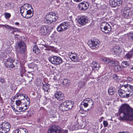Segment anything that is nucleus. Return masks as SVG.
I'll list each match as a JSON object with an SVG mask.
<instances>
[{
	"label": "nucleus",
	"mask_w": 133,
	"mask_h": 133,
	"mask_svg": "<svg viewBox=\"0 0 133 133\" xmlns=\"http://www.w3.org/2000/svg\"><path fill=\"white\" fill-rule=\"evenodd\" d=\"M119 112L118 118L120 120H133V109L128 105L125 104L122 105Z\"/></svg>",
	"instance_id": "obj_1"
},
{
	"label": "nucleus",
	"mask_w": 133,
	"mask_h": 133,
	"mask_svg": "<svg viewBox=\"0 0 133 133\" xmlns=\"http://www.w3.org/2000/svg\"><path fill=\"white\" fill-rule=\"evenodd\" d=\"M118 92L121 97L128 98L132 95L133 86L129 84L125 85L121 87Z\"/></svg>",
	"instance_id": "obj_2"
},
{
	"label": "nucleus",
	"mask_w": 133,
	"mask_h": 133,
	"mask_svg": "<svg viewBox=\"0 0 133 133\" xmlns=\"http://www.w3.org/2000/svg\"><path fill=\"white\" fill-rule=\"evenodd\" d=\"M22 37L18 35L17 41L16 44V50L18 54H22L24 53L26 50V45L24 42L22 40Z\"/></svg>",
	"instance_id": "obj_3"
},
{
	"label": "nucleus",
	"mask_w": 133,
	"mask_h": 133,
	"mask_svg": "<svg viewBox=\"0 0 133 133\" xmlns=\"http://www.w3.org/2000/svg\"><path fill=\"white\" fill-rule=\"evenodd\" d=\"M72 103V102L66 101L62 103L59 106L60 110L64 111L70 109L73 106Z\"/></svg>",
	"instance_id": "obj_4"
},
{
	"label": "nucleus",
	"mask_w": 133,
	"mask_h": 133,
	"mask_svg": "<svg viewBox=\"0 0 133 133\" xmlns=\"http://www.w3.org/2000/svg\"><path fill=\"white\" fill-rule=\"evenodd\" d=\"M100 28L102 31L105 33H109L111 31V27L109 24L107 22H104L101 23Z\"/></svg>",
	"instance_id": "obj_5"
},
{
	"label": "nucleus",
	"mask_w": 133,
	"mask_h": 133,
	"mask_svg": "<svg viewBox=\"0 0 133 133\" xmlns=\"http://www.w3.org/2000/svg\"><path fill=\"white\" fill-rule=\"evenodd\" d=\"M49 61L52 64H59L62 62V59L59 57L54 56L52 57H49Z\"/></svg>",
	"instance_id": "obj_6"
},
{
	"label": "nucleus",
	"mask_w": 133,
	"mask_h": 133,
	"mask_svg": "<svg viewBox=\"0 0 133 133\" xmlns=\"http://www.w3.org/2000/svg\"><path fill=\"white\" fill-rule=\"evenodd\" d=\"M15 60V59L13 58H8L5 63L6 67L9 69L15 68V65L14 63Z\"/></svg>",
	"instance_id": "obj_7"
},
{
	"label": "nucleus",
	"mask_w": 133,
	"mask_h": 133,
	"mask_svg": "<svg viewBox=\"0 0 133 133\" xmlns=\"http://www.w3.org/2000/svg\"><path fill=\"white\" fill-rule=\"evenodd\" d=\"M99 42L97 39H94L89 41L88 42L89 46L92 49H95L98 47V45L99 44Z\"/></svg>",
	"instance_id": "obj_8"
},
{
	"label": "nucleus",
	"mask_w": 133,
	"mask_h": 133,
	"mask_svg": "<svg viewBox=\"0 0 133 133\" xmlns=\"http://www.w3.org/2000/svg\"><path fill=\"white\" fill-rule=\"evenodd\" d=\"M69 26L66 23H63L60 24L57 28V30L58 32L63 31L68 29Z\"/></svg>",
	"instance_id": "obj_9"
},
{
	"label": "nucleus",
	"mask_w": 133,
	"mask_h": 133,
	"mask_svg": "<svg viewBox=\"0 0 133 133\" xmlns=\"http://www.w3.org/2000/svg\"><path fill=\"white\" fill-rule=\"evenodd\" d=\"M48 18L53 22H55L58 18L57 15L55 13L51 12L47 14Z\"/></svg>",
	"instance_id": "obj_10"
},
{
	"label": "nucleus",
	"mask_w": 133,
	"mask_h": 133,
	"mask_svg": "<svg viewBox=\"0 0 133 133\" xmlns=\"http://www.w3.org/2000/svg\"><path fill=\"white\" fill-rule=\"evenodd\" d=\"M52 28L47 25L43 26L42 28V33L44 35H48L51 31Z\"/></svg>",
	"instance_id": "obj_11"
},
{
	"label": "nucleus",
	"mask_w": 133,
	"mask_h": 133,
	"mask_svg": "<svg viewBox=\"0 0 133 133\" xmlns=\"http://www.w3.org/2000/svg\"><path fill=\"white\" fill-rule=\"evenodd\" d=\"M58 127L56 125H53L48 130V133H59L60 130Z\"/></svg>",
	"instance_id": "obj_12"
},
{
	"label": "nucleus",
	"mask_w": 133,
	"mask_h": 133,
	"mask_svg": "<svg viewBox=\"0 0 133 133\" xmlns=\"http://www.w3.org/2000/svg\"><path fill=\"white\" fill-rule=\"evenodd\" d=\"M109 3L113 7L120 6L122 4L121 0H110Z\"/></svg>",
	"instance_id": "obj_13"
},
{
	"label": "nucleus",
	"mask_w": 133,
	"mask_h": 133,
	"mask_svg": "<svg viewBox=\"0 0 133 133\" xmlns=\"http://www.w3.org/2000/svg\"><path fill=\"white\" fill-rule=\"evenodd\" d=\"M78 6L79 9L80 10H84L88 8L89 5L87 3L85 2H82L79 3Z\"/></svg>",
	"instance_id": "obj_14"
},
{
	"label": "nucleus",
	"mask_w": 133,
	"mask_h": 133,
	"mask_svg": "<svg viewBox=\"0 0 133 133\" xmlns=\"http://www.w3.org/2000/svg\"><path fill=\"white\" fill-rule=\"evenodd\" d=\"M122 16L125 18H127L128 16L132 15V12L131 11L127 8H125L123 9L122 11Z\"/></svg>",
	"instance_id": "obj_15"
},
{
	"label": "nucleus",
	"mask_w": 133,
	"mask_h": 133,
	"mask_svg": "<svg viewBox=\"0 0 133 133\" xmlns=\"http://www.w3.org/2000/svg\"><path fill=\"white\" fill-rule=\"evenodd\" d=\"M88 21L87 17L84 16L80 17L78 20L79 23L82 25H85Z\"/></svg>",
	"instance_id": "obj_16"
},
{
	"label": "nucleus",
	"mask_w": 133,
	"mask_h": 133,
	"mask_svg": "<svg viewBox=\"0 0 133 133\" xmlns=\"http://www.w3.org/2000/svg\"><path fill=\"white\" fill-rule=\"evenodd\" d=\"M55 98L59 101L62 100L64 98V94L61 91H57L55 94Z\"/></svg>",
	"instance_id": "obj_17"
},
{
	"label": "nucleus",
	"mask_w": 133,
	"mask_h": 133,
	"mask_svg": "<svg viewBox=\"0 0 133 133\" xmlns=\"http://www.w3.org/2000/svg\"><path fill=\"white\" fill-rule=\"evenodd\" d=\"M5 131H6V133L8 132L11 128V125L9 123L7 122H3L2 124Z\"/></svg>",
	"instance_id": "obj_18"
},
{
	"label": "nucleus",
	"mask_w": 133,
	"mask_h": 133,
	"mask_svg": "<svg viewBox=\"0 0 133 133\" xmlns=\"http://www.w3.org/2000/svg\"><path fill=\"white\" fill-rule=\"evenodd\" d=\"M5 131H6V133L8 132L11 128V125L9 123L7 122H3L2 124Z\"/></svg>",
	"instance_id": "obj_19"
},
{
	"label": "nucleus",
	"mask_w": 133,
	"mask_h": 133,
	"mask_svg": "<svg viewBox=\"0 0 133 133\" xmlns=\"http://www.w3.org/2000/svg\"><path fill=\"white\" fill-rule=\"evenodd\" d=\"M68 55L71 61H76L77 60V57L76 54L72 52H69Z\"/></svg>",
	"instance_id": "obj_20"
},
{
	"label": "nucleus",
	"mask_w": 133,
	"mask_h": 133,
	"mask_svg": "<svg viewBox=\"0 0 133 133\" xmlns=\"http://www.w3.org/2000/svg\"><path fill=\"white\" fill-rule=\"evenodd\" d=\"M33 12H32V11L30 10H27L25 15L24 16V17L26 18H29L32 17L33 15V11H32Z\"/></svg>",
	"instance_id": "obj_21"
},
{
	"label": "nucleus",
	"mask_w": 133,
	"mask_h": 133,
	"mask_svg": "<svg viewBox=\"0 0 133 133\" xmlns=\"http://www.w3.org/2000/svg\"><path fill=\"white\" fill-rule=\"evenodd\" d=\"M121 51L120 47L118 46H115L112 52L113 55H116L117 54H119Z\"/></svg>",
	"instance_id": "obj_22"
},
{
	"label": "nucleus",
	"mask_w": 133,
	"mask_h": 133,
	"mask_svg": "<svg viewBox=\"0 0 133 133\" xmlns=\"http://www.w3.org/2000/svg\"><path fill=\"white\" fill-rule=\"evenodd\" d=\"M133 55V50H132L127 53L125 56L124 58L127 59H130Z\"/></svg>",
	"instance_id": "obj_23"
},
{
	"label": "nucleus",
	"mask_w": 133,
	"mask_h": 133,
	"mask_svg": "<svg viewBox=\"0 0 133 133\" xmlns=\"http://www.w3.org/2000/svg\"><path fill=\"white\" fill-rule=\"evenodd\" d=\"M85 102L89 105L93 106L94 102L92 100L89 98H86L84 100V102Z\"/></svg>",
	"instance_id": "obj_24"
},
{
	"label": "nucleus",
	"mask_w": 133,
	"mask_h": 133,
	"mask_svg": "<svg viewBox=\"0 0 133 133\" xmlns=\"http://www.w3.org/2000/svg\"><path fill=\"white\" fill-rule=\"evenodd\" d=\"M48 16L46 14L45 16L44 19L43 20V22L46 24H50L53 23V22L50 19H49V18H48Z\"/></svg>",
	"instance_id": "obj_25"
},
{
	"label": "nucleus",
	"mask_w": 133,
	"mask_h": 133,
	"mask_svg": "<svg viewBox=\"0 0 133 133\" xmlns=\"http://www.w3.org/2000/svg\"><path fill=\"white\" fill-rule=\"evenodd\" d=\"M24 6H22L20 8V12L22 16L23 17L25 15L26 11L27 10V9H26L23 7Z\"/></svg>",
	"instance_id": "obj_26"
},
{
	"label": "nucleus",
	"mask_w": 133,
	"mask_h": 133,
	"mask_svg": "<svg viewBox=\"0 0 133 133\" xmlns=\"http://www.w3.org/2000/svg\"><path fill=\"white\" fill-rule=\"evenodd\" d=\"M33 51L37 54H38L40 52V50L37 47V46L35 45H34L33 46Z\"/></svg>",
	"instance_id": "obj_27"
},
{
	"label": "nucleus",
	"mask_w": 133,
	"mask_h": 133,
	"mask_svg": "<svg viewBox=\"0 0 133 133\" xmlns=\"http://www.w3.org/2000/svg\"><path fill=\"white\" fill-rule=\"evenodd\" d=\"M49 88V84H44L43 85V89L44 90V92H46V94H48Z\"/></svg>",
	"instance_id": "obj_28"
},
{
	"label": "nucleus",
	"mask_w": 133,
	"mask_h": 133,
	"mask_svg": "<svg viewBox=\"0 0 133 133\" xmlns=\"http://www.w3.org/2000/svg\"><path fill=\"white\" fill-rule=\"evenodd\" d=\"M122 66L118 65V64H116L114 66V70L115 71H120L122 70Z\"/></svg>",
	"instance_id": "obj_29"
},
{
	"label": "nucleus",
	"mask_w": 133,
	"mask_h": 133,
	"mask_svg": "<svg viewBox=\"0 0 133 133\" xmlns=\"http://www.w3.org/2000/svg\"><path fill=\"white\" fill-rule=\"evenodd\" d=\"M92 67L93 69L95 68H97V69H99V63H97L96 61H93L92 63Z\"/></svg>",
	"instance_id": "obj_30"
},
{
	"label": "nucleus",
	"mask_w": 133,
	"mask_h": 133,
	"mask_svg": "<svg viewBox=\"0 0 133 133\" xmlns=\"http://www.w3.org/2000/svg\"><path fill=\"white\" fill-rule=\"evenodd\" d=\"M109 94L110 95H112L114 94L115 92V89L112 87H110L108 91Z\"/></svg>",
	"instance_id": "obj_31"
},
{
	"label": "nucleus",
	"mask_w": 133,
	"mask_h": 133,
	"mask_svg": "<svg viewBox=\"0 0 133 133\" xmlns=\"http://www.w3.org/2000/svg\"><path fill=\"white\" fill-rule=\"evenodd\" d=\"M24 106L21 107L19 108V110H20L21 111H25L29 107L28 105H27V104L26 103L24 104Z\"/></svg>",
	"instance_id": "obj_32"
},
{
	"label": "nucleus",
	"mask_w": 133,
	"mask_h": 133,
	"mask_svg": "<svg viewBox=\"0 0 133 133\" xmlns=\"http://www.w3.org/2000/svg\"><path fill=\"white\" fill-rule=\"evenodd\" d=\"M26 71L25 69V67L23 66L21 67L20 70V72L21 76L22 77L23 76V74Z\"/></svg>",
	"instance_id": "obj_33"
},
{
	"label": "nucleus",
	"mask_w": 133,
	"mask_h": 133,
	"mask_svg": "<svg viewBox=\"0 0 133 133\" xmlns=\"http://www.w3.org/2000/svg\"><path fill=\"white\" fill-rule=\"evenodd\" d=\"M129 65V63L127 61H123L121 63L122 68H126Z\"/></svg>",
	"instance_id": "obj_34"
},
{
	"label": "nucleus",
	"mask_w": 133,
	"mask_h": 133,
	"mask_svg": "<svg viewBox=\"0 0 133 133\" xmlns=\"http://www.w3.org/2000/svg\"><path fill=\"white\" fill-rule=\"evenodd\" d=\"M1 27H4L9 30H11L12 29L15 30L17 29V28H15L8 25H1Z\"/></svg>",
	"instance_id": "obj_35"
},
{
	"label": "nucleus",
	"mask_w": 133,
	"mask_h": 133,
	"mask_svg": "<svg viewBox=\"0 0 133 133\" xmlns=\"http://www.w3.org/2000/svg\"><path fill=\"white\" fill-rule=\"evenodd\" d=\"M109 65L112 66H114L116 64H119V62L117 61H113L110 60L109 63Z\"/></svg>",
	"instance_id": "obj_36"
},
{
	"label": "nucleus",
	"mask_w": 133,
	"mask_h": 133,
	"mask_svg": "<svg viewBox=\"0 0 133 133\" xmlns=\"http://www.w3.org/2000/svg\"><path fill=\"white\" fill-rule=\"evenodd\" d=\"M42 80L41 79H37L36 82V84L37 86H41L42 84Z\"/></svg>",
	"instance_id": "obj_37"
},
{
	"label": "nucleus",
	"mask_w": 133,
	"mask_h": 133,
	"mask_svg": "<svg viewBox=\"0 0 133 133\" xmlns=\"http://www.w3.org/2000/svg\"><path fill=\"white\" fill-rule=\"evenodd\" d=\"M112 78L113 79L116 81H118L119 80V77L116 74H114Z\"/></svg>",
	"instance_id": "obj_38"
},
{
	"label": "nucleus",
	"mask_w": 133,
	"mask_h": 133,
	"mask_svg": "<svg viewBox=\"0 0 133 133\" xmlns=\"http://www.w3.org/2000/svg\"><path fill=\"white\" fill-rule=\"evenodd\" d=\"M70 82V81L69 79H65L63 81V84L65 85L67 84Z\"/></svg>",
	"instance_id": "obj_39"
},
{
	"label": "nucleus",
	"mask_w": 133,
	"mask_h": 133,
	"mask_svg": "<svg viewBox=\"0 0 133 133\" xmlns=\"http://www.w3.org/2000/svg\"><path fill=\"white\" fill-rule=\"evenodd\" d=\"M0 133H6V131H5L4 128L2 127V124L0 125Z\"/></svg>",
	"instance_id": "obj_40"
},
{
	"label": "nucleus",
	"mask_w": 133,
	"mask_h": 133,
	"mask_svg": "<svg viewBox=\"0 0 133 133\" xmlns=\"http://www.w3.org/2000/svg\"><path fill=\"white\" fill-rule=\"evenodd\" d=\"M102 60L106 64L109 63L110 59L108 58H104L102 59Z\"/></svg>",
	"instance_id": "obj_41"
},
{
	"label": "nucleus",
	"mask_w": 133,
	"mask_h": 133,
	"mask_svg": "<svg viewBox=\"0 0 133 133\" xmlns=\"http://www.w3.org/2000/svg\"><path fill=\"white\" fill-rule=\"evenodd\" d=\"M84 83L83 82H79L78 83V86L80 88L82 87L84 85Z\"/></svg>",
	"instance_id": "obj_42"
},
{
	"label": "nucleus",
	"mask_w": 133,
	"mask_h": 133,
	"mask_svg": "<svg viewBox=\"0 0 133 133\" xmlns=\"http://www.w3.org/2000/svg\"><path fill=\"white\" fill-rule=\"evenodd\" d=\"M11 16V14L7 12H5V17L6 18H9Z\"/></svg>",
	"instance_id": "obj_43"
},
{
	"label": "nucleus",
	"mask_w": 133,
	"mask_h": 133,
	"mask_svg": "<svg viewBox=\"0 0 133 133\" xmlns=\"http://www.w3.org/2000/svg\"><path fill=\"white\" fill-rule=\"evenodd\" d=\"M128 37L129 39L130 38L133 40V33H130L128 34Z\"/></svg>",
	"instance_id": "obj_44"
},
{
	"label": "nucleus",
	"mask_w": 133,
	"mask_h": 133,
	"mask_svg": "<svg viewBox=\"0 0 133 133\" xmlns=\"http://www.w3.org/2000/svg\"><path fill=\"white\" fill-rule=\"evenodd\" d=\"M24 6L23 7L26 9L29 8V7L31 6L30 5L28 4H24V5L22 6Z\"/></svg>",
	"instance_id": "obj_45"
},
{
	"label": "nucleus",
	"mask_w": 133,
	"mask_h": 133,
	"mask_svg": "<svg viewBox=\"0 0 133 133\" xmlns=\"http://www.w3.org/2000/svg\"><path fill=\"white\" fill-rule=\"evenodd\" d=\"M16 105L17 106H19L21 103V101L19 100L16 101Z\"/></svg>",
	"instance_id": "obj_46"
},
{
	"label": "nucleus",
	"mask_w": 133,
	"mask_h": 133,
	"mask_svg": "<svg viewBox=\"0 0 133 133\" xmlns=\"http://www.w3.org/2000/svg\"><path fill=\"white\" fill-rule=\"evenodd\" d=\"M108 124L106 121H103V124L104 127H107L108 125Z\"/></svg>",
	"instance_id": "obj_47"
},
{
	"label": "nucleus",
	"mask_w": 133,
	"mask_h": 133,
	"mask_svg": "<svg viewBox=\"0 0 133 133\" xmlns=\"http://www.w3.org/2000/svg\"><path fill=\"white\" fill-rule=\"evenodd\" d=\"M25 99H26V101H27L28 102V103H26V104H28V105L29 106L30 104V100L29 98H28V97L27 96H26V98Z\"/></svg>",
	"instance_id": "obj_48"
},
{
	"label": "nucleus",
	"mask_w": 133,
	"mask_h": 133,
	"mask_svg": "<svg viewBox=\"0 0 133 133\" xmlns=\"http://www.w3.org/2000/svg\"><path fill=\"white\" fill-rule=\"evenodd\" d=\"M82 103H83V105L85 107H87L88 106V104L86 103V102H84V100L83 101Z\"/></svg>",
	"instance_id": "obj_49"
},
{
	"label": "nucleus",
	"mask_w": 133,
	"mask_h": 133,
	"mask_svg": "<svg viewBox=\"0 0 133 133\" xmlns=\"http://www.w3.org/2000/svg\"><path fill=\"white\" fill-rule=\"evenodd\" d=\"M43 104L44 105L46 104L47 103V98L46 97H44V99L43 100Z\"/></svg>",
	"instance_id": "obj_50"
},
{
	"label": "nucleus",
	"mask_w": 133,
	"mask_h": 133,
	"mask_svg": "<svg viewBox=\"0 0 133 133\" xmlns=\"http://www.w3.org/2000/svg\"><path fill=\"white\" fill-rule=\"evenodd\" d=\"M22 131V132H25V133H27V132H28V131L26 129H23Z\"/></svg>",
	"instance_id": "obj_51"
},
{
	"label": "nucleus",
	"mask_w": 133,
	"mask_h": 133,
	"mask_svg": "<svg viewBox=\"0 0 133 133\" xmlns=\"http://www.w3.org/2000/svg\"><path fill=\"white\" fill-rule=\"evenodd\" d=\"M0 82L2 83H4L5 82V80L4 78H1L0 79Z\"/></svg>",
	"instance_id": "obj_52"
},
{
	"label": "nucleus",
	"mask_w": 133,
	"mask_h": 133,
	"mask_svg": "<svg viewBox=\"0 0 133 133\" xmlns=\"http://www.w3.org/2000/svg\"><path fill=\"white\" fill-rule=\"evenodd\" d=\"M20 131V130L19 129H16V130L15 133H19V132Z\"/></svg>",
	"instance_id": "obj_53"
},
{
	"label": "nucleus",
	"mask_w": 133,
	"mask_h": 133,
	"mask_svg": "<svg viewBox=\"0 0 133 133\" xmlns=\"http://www.w3.org/2000/svg\"><path fill=\"white\" fill-rule=\"evenodd\" d=\"M14 64H15V63L16 64L15 65V66H17V64H19V63H18V61H17V62H14Z\"/></svg>",
	"instance_id": "obj_54"
},
{
	"label": "nucleus",
	"mask_w": 133,
	"mask_h": 133,
	"mask_svg": "<svg viewBox=\"0 0 133 133\" xmlns=\"http://www.w3.org/2000/svg\"><path fill=\"white\" fill-rule=\"evenodd\" d=\"M17 30L13 29L14 30L11 32V33L12 34H14V32H16V31L17 30V29H17Z\"/></svg>",
	"instance_id": "obj_55"
},
{
	"label": "nucleus",
	"mask_w": 133,
	"mask_h": 133,
	"mask_svg": "<svg viewBox=\"0 0 133 133\" xmlns=\"http://www.w3.org/2000/svg\"><path fill=\"white\" fill-rule=\"evenodd\" d=\"M68 130H63V133H68Z\"/></svg>",
	"instance_id": "obj_56"
},
{
	"label": "nucleus",
	"mask_w": 133,
	"mask_h": 133,
	"mask_svg": "<svg viewBox=\"0 0 133 133\" xmlns=\"http://www.w3.org/2000/svg\"><path fill=\"white\" fill-rule=\"evenodd\" d=\"M75 2H79L81 1L82 0H73Z\"/></svg>",
	"instance_id": "obj_57"
},
{
	"label": "nucleus",
	"mask_w": 133,
	"mask_h": 133,
	"mask_svg": "<svg viewBox=\"0 0 133 133\" xmlns=\"http://www.w3.org/2000/svg\"><path fill=\"white\" fill-rule=\"evenodd\" d=\"M23 99H24L26 98V95L25 94H24V95H23Z\"/></svg>",
	"instance_id": "obj_58"
},
{
	"label": "nucleus",
	"mask_w": 133,
	"mask_h": 133,
	"mask_svg": "<svg viewBox=\"0 0 133 133\" xmlns=\"http://www.w3.org/2000/svg\"><path fill=\"white\" fill-rule=\"evenodd\" d=\"M80 110H83L85 111L86 112L87 110H84V109L82 108L81 106L80 107Z\"/></svg>",
	"instance_id": "obj_59"
},
{
	"label": "nucleus",
	"mask_w": 133,
	"mask_h": 133,
	"mask_svg": "<svg viewBox=\"0 0 133 133\" xmlns=\"http://www.w3.org/2000/svg\"><path fill=\"white\" fill-rule=\"evenodd\" d=\"M30 112H31V111H28V116H31V115L30 114Z\"/></svg>",
	"instance_id": "obj_60"
},
{
	"label": "nucleus",
	"mask_w": 133,
	"mask_h": 133,
	"mask_svg": "<svg viewBox=\"0 0 133 133\" xmlns=\"http://www.w3.org/2000/svg\"><path fill=\"white\" fill-rule=\"evenodd\" d=\"M19 95L21 97H23V96L24 95V94H19Z\"/></svg>",
	"instance_id": "obj_61"
},
{
	"label": "nucleus",
	"mask_w": 133,
	"mask_h": 133,
	"mask_svg": "<svg viewBox=\"0 0 133 133\" xmlns=\"http://www.w3.org/2000/svg\"><path fill=\"white\" fill-rule=\"evenodd\" d=\"M93 106H91V107L90 108H89L88 109H87V110L88 111L91 109L92 108Z\"/></svg>",
	"instance_id": "obj_62"
},
{
	"label": "nucleus",
	"mask_w": 133,
	"mask_h": 133,
	"mask_svg": "<svg viewBox=\"0 0 133 133\" xmlns=\"http://www.w3.org/2000/svg\"><path fill=\"white\" fill-rule=\"evenodd\" d=\"M19 94H19V93H17L16 94V96H17V97H19Z\"/></svg>",
	"instance_id": "obj_63"
},
{
	"label": "nucleus",
	"mask_w": 133,
	"mask_h": 133,
	"mask_svg": "<svg viewBox=\"0 0 133 133\" xmlns=\"http://www.w3.org/2000/svg\"><path fill=\"white\" fill-rule=\"evenodd\" d=\"M15 24L16 25H19V23L18 22H16L15 23Z\"/></svg>",
	"instance_id": "obj_64"
}]
</instances>
